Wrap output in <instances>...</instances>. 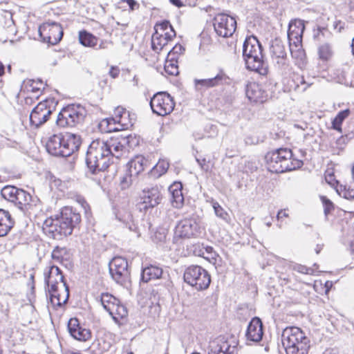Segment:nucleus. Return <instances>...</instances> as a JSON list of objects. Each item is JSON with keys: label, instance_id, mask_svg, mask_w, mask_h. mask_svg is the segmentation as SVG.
Segmentation results:
<instances>
[{"label": "nucleus", "instance_id": "1", "mask_svg": "<svg viewBox=\"0 0 354 354\" xmlns=\"http://www.w3.org/2000/svg\"><path fill=\"white\" fill-rule=\"evenodd\" d=\"M115 152L111 138L106 141L101 139L92 141L86 153V174H97L105 171L113 162V158H115Z\"/></svg>", "mask_w": 354, "mask_h": 354}, {"label": "nucleus", "instance_id": "2", "mask_svg": "<svg viewBox=\"0 0 354 354\" xmlns=\"http://www.w3.org/2000/svg\"><path fill=\"white\" fill-rule=\"evenodd\" d=\"M80 214L71 207H64L55 218L50 217L43 223V230L54 239H61L71 235L80 223Z\"/></svg>", "mask_w": 354, "mask_h": 354}, {"label": "nucleus", "instance_id": "3", "mask_svg": "<svg viewBox=\"0 0 354 354\" xmlns=\"http://www.w3.org/2000/svg\"><path fill=\"white\" fill-rule=\"evenodd\" d=\"M243 57L247 69L261 75L268 73V64L263 54V47L257 37H246L243 44Z\"/></svg>", "mask_w": 354, "mask_h": 354}, {"label": "nucleus", "instance_id": "4", "mask_svg": "<svg viewBox=\"0 0 354 354\" xmlns=\"http://www.w3.org/2000/svg\"><path fill=\"white\" fill-rule=\"evenodd\" d=\"M82 140L74 133H57L50 136L46 143L47 152L53 156L66 158L77 151Z\"/></svg>", "mask_w": 354, "mask_h": 354}, {"label": "nucleus", "instance_id": "5", "mask_svg": "<svg viewBox=\"0 0 354 354\" xmlns=\"http://www.w3.org/2000/svg\"><path fill=\"white\" fill-rule=\"evenodd\" d=\"M265 160L268 169L272 173H283L303 165L301 160L292 158V152L288 148H279L268 152Z\"/></svg>", "mask_w": 354, "mask_h": 354}, {"label": "nucleus", "instance_id": "6", "mask_svg": "<svg viewBox=\"0 0 354 354\" xmlns=\"http://www.w3.org/2000/svg\"><path fill=\"white\" fill-rule=\"evenodd\" d=\"M281 342L286 354H308L310 348V339L296 326L286 327L283 330Z\"/></svg>", "mask_w": 354, "mask_h": 354}, {"label": "nucleus", "instance_id": "7", "mask_svg": "<svg viewBox=\"0 0 354 354\" xmlns=\"http://www.w3.org/2000/svg\"><path fill=\"white\" fill-rule=\"evenodd\" d=\"M1 194L3 198L13 203L24 212L33 210L35 208V199L22 189L7 185L2 188Z\"/></svg>", "mask_w": 354, "mask_h": 354}, {"label": "nucleus", "instance_id": "8", "mask_svg": "<svg viewBox=\"0 0 354 354\" xmlns=\"http://www.w3.org/2000/svg\"><path fill=\"white\" fill-rule=\"evenodd\" d=\"M87 111L80 104L64 107L57 115L56 123L61 127H73L83 123Z\"/></svg>", "mask_w": 354, "mask_h": 354}, {"label": "nucleus", "instance_id": "9", "mask_svg": "<svg viewBox=\"0 0 354 354\" xmlns=\"http://www.w3.org/2000/svg\"><path fill=\"white\" fill-rule=\"evenodd\" d=\"M183 279L186 283L194 287L197 290L207 289L211 283V277L209 272L198 265H191L187 267L183 273Z\"/></svg>", "mask_w": 354, "mask_h": 354}, {"label": "nucleus", "instance_id": "10", "mask_svg": "<svg viewBox=\"0 0 354 354\" xmlns=\"http://www.w3.org/2000/svg\"><path fill=\"white\" fill-rule=\"evenodd\" d=\"M109 272L118 284L127 286L131 282L130 270L127 260L121 257H114L109 264Z\"/></svg>", "mask_w": 354, "mask_h": 354}, {"label": "nucleus", "instance_id": "11", "mask_svg": "<svg viewBox=\"0 0 354 354\" xmlns=\"http://www.w3.org/2000/svg\"><path fill=\"white\" fill-rule=\"evenodd\" d=\"M55 104L54 98L46 99L38 103L30 113V124L37 128L44 124L53 113Z\"/></svg>", "mask_w": 354, "mask_h": 354}, {"label": "nucleus", "instance_id": "12", "mask_svg": "<svg viewBox=\"0 0 354 354\" xmlns=\"http://www.w3.org/2000/svg\"><path fill=\"white\" fill-rule=\"evenodd\" d=\"M150 106L153 113L165 116L174 109L175 102L173 97L167 92H158L151 97Z\"/></svg>", "mask_w": 354, "mask_h": 354}, {"label": "nucleus", "instance_id": "13", "mask_svg": "<svg viewBox=\"0 0 354 354\" xmlns=\"http://www.w3.org/2000/svg\"><path fill=\"white\" fill-rule=\"evenodd\" d=\"M174 234L180 239L196 238L201 234V228L194 218H186L178 222Z\"/></svg>", "mask_w": 354, "mask_h": 354}, {"label": "nucleus", "instance_id": "14", "mask_svg": "<svg viewBox=\"0 0 354 354\" xmlns=\"http://www.w3.org/2000/svg\"><path fill=\"white\" fill-rule=\"evenodd\" d=\"M39 35L44 42L55 45L60 41L63 36L62 26L55 21H48L39 27Z\"/></svg>", "mask_w": 354, "mask_h": 354}, {"label": "nucleus", "instance_id": "15", "mask_svg": "<svg viewBox=\"0 0 354 354\" xmlns=\"http://www.w3.org/2000/svg\"><path fill=\"white\" fill-rule=\"evenodd\" d=\"M213 25L216 34L222 37L232 36L236 28V19L225 14L217 15L213 20Z\"/></svg>", "mask_w": 354, "mask_h": 354}, {"label": "nucleus", "instance_id": "16", "mask_svg": "<svg viewBox=\"0 0 354 354\" xmlns=\"http://www.w3.org/2000/svg\"><path fill=\"white\" fill-rule=\"evenodd\" d=\"M115 146V158H120L124 153L129 149H133L140 144V137L136 135H123L117 138H111Z\"/></svg>", "mask_w": 354, "mask_h": 354}, {"label": "nucleus", "instance_id": "17", "mask_svg": "<svg viewBox=\"0 0 354 354\" xmlns=\"http://www.w3.org/2000/svg\"><path fill=\"white\" fill-rule=\"evenodd\" d=\"M142 201L139 205L140 210L147 211L149 208H153L160 203L162 194L158 187H152L142 191L141 196Z\"/></svg>", "mask_w": 354, "mask_h": 354}, {"label": "nucleus", "instance_id": "18", "mask_svg": "<svg viewBox=\"0 0 354 354\" xmlns=\"http://www.w3.org/2000/svg\"><path fill=\"white\" fill-rule=\"evenodd\" d=\"M64 288V295H62L59 291L58 286L52 284L51 286L46 288V292L49 294V299L51 305L54 308L56 307H62L65 304L69 298V287L66 282L62 285Z\"/></svg>", "mask_w": 354, "mask_h": 354}, {"label": "nucleus", "instance_id": "19", "mask_svg": "<svg viewBox=\"0 0 354 354\" xmlns=\"http://www.w3.org/2000/svg\"><path fill=\"white\" fill-rule=\"evenodd\" d=\"M229 80L228 76L223 71H220L219 73L214 77L207 79H195L194 85L196 90H202L215 87L219 85H223L226 83Z\"/></svg>", "mask_w": 354, "mask_h": 354}, {"label": "nucleus", "instance_id": "20", "mask_svg": "<svg viewBox=\"0 0 354 354\" xmlns=\"http://www.w3.org/2000/svg\"><path fill=\"white\" fill-rule=\"evenodd\" d=\"M245 94L250 102L263 103L268 98V93L262 85L255 82H249L245 87Z\"/></svg>", "mask_w": 354, "mask_h": 354}, {"label": "nucleus", "instance_id": "21", "mask_svg": "<svg viewBox=\"0 0 354 354\" xmlns=\"http://www.w3.org/2000/svg\"><path fill=\"white\" fill-rule=\"evenodd\" d=\"M263 327L261 319L258 317H253L250 322L246 330L247 339L254 342L261 341L263 335Z\"/></svg>", "mask_w": 354, "mask_h": 354}, {"label": "nucleus", "instance_id": "22", "mask_svg": "<svg viewBox=\"0 0 354 354\" xmlns=\"http://www.w3.org/2000/svg\"><path fill=\"white\" fill-rule=\"evenodd\" d=\"M64 282H66L64 276L57 266H50L48 272L44 274V283L47 287L51 286L52 284L58 286L59 283H62V285Z\"/></svg>", "mask_w": 354, "mask_h": 354}, {"label": "nucleus", "instance_id": "23", "mask_svg": "<svg viewBox=\"0 0 354 354\" xmlns=\"http://www.w3.org/2000/svg\"><path fill=\"white\" fill-rule=\"evenodd\" d=\"M182 189L183 185L180 182H174L169 187L168 190L171 196V203L175 208H180L184 203Z\"/></svg>", "mask_w": 354, "mask_h": 354}, {"label": "nucleus", "instance_id": "24", "mask_svg": "<svg viewBox=\"0 0 354 354\" xmlns=\"http://www.w3.org/2000/svg\"><path fill=\"white\" fill-rule=\"evenodd\" d=\"M15 221L8 210L0 208V237L6 236L13 227Z\"/></svg>", "mask_w": 354, "mask_h": 354}, {"label": "nucleus", "instance_id": "25", "mask_svg": "<svg viewBox=\"0 0 354 354\" xmlns=\"http://www.w3.org/2000/svg\"><path fill=\"white\" fill-rule=\"evenodd\" d=\"M147 164V160L143 156H136L127 163V171L130 175L137 178L138 174L144 171Z\"/></svg>", "mask_w": 354, "mask_h": 354}, {"label": "nucleus", "instance_id": "26", "mask_svg": "<svg viewBox=\"0 0 354 354\" xmlns=\"http://www.w3.org/2000/svg\"><path fill=\"white\" fill-rule=\"evenodd\" d=\"M162 274V269L157 266L149 265L142 269L141 280L148 282L152 279H160Z\"/></svg>", "mask_w": 354, "mask_h": 354}, {"label": "nucleus", "instance_id": "27", "mask_svg": "<svg viewBox=\"0 0 354 354\" xmlns=\"http://www.w3.org/2000/svg\"><path fill=\"white\" fill-rule=\"evenodd\" d=\"M51 257L53 259L67 267L68 263L70 264L71 253V250L65 247L57 246L53 250Z\"/></svg>", "mask_w": 354, "mask_h": 354}, {"label": "nucleus", "instance_id": "28", "mask_svg": "<svg viewBox=\"0 0 354 354\" xmlns=\"http://www.w3.org/2000/svg\"><path fill=\"white\" fill-rule=\"evenodd\" d=\"M115 216L124 225V227L128 228L131 232H137L138 227L135 224L133 216L130 212L126 210L119 211L115 214Z\"/></svg>", "mask_w": 354, "mask_h": 354}, {"label": "nucleus", "instance_id": "29", "mask_svg": "<svg viewBox=\"0 0 354 354\" xmlns=\"http://www.w3.org/2000/svg\"><path fill=\"white\" fill-rule=\"evenodd\" d=\"M270 53L272 57L281 59V64H284V59L286 58V52L285 46L281 40L276 39L272 41L270 46ZM277 63L279 64L280 62L277 61Z\"/></svg>", "mask_w": 354, "mask_h": 354}, {"label": "nucleus", "instance_id": "30", "mask_svg": "<svg viewBox=\"0 0 354 354\" xmlns=\"http://www.w3.org/2000/svg\"><path fill=\"white\" fill-rule=\"evenodd\" d=\"M169 21L163 20L160 22H157L154 26V32L152 36H158V37H166L167 39H174L176 35V31L174 29L170 30V33L165 32V28H168L169 27Z\"/></svg>", "mask_w": 354, "mask_h": 354}, {"label": "nucleus", "instance_id": "31", "mask_svg": "<svg viewBox=\"0 0 354 354\" xmlns=\"http://www.w3.org/2000/svg\"><path fill=\"white\" fill-rule=\"evenodd\" d=\"M305 26L301 20L291 21L288 26V39H292L297 37L303 36Z\"/></svg>", "mask_w": 354, "mask_h": 354}, {"label": "nucleus", "instance_id": "32", "mask_svg": "<svg viewBox=\"0 0 354 354\" xmlns=\"http://www.w3.org/2000/svg\"><path fill=\"white\" fill-rule=\"evenodd\" d=\"M319 58L322 61L329 60L333 55V50L331 44L329 42L319 44L317 48Z\"/></svg>", "mask_w": 354, "mask_h": 354}, {"label": "nucleus", "instance_id": "33", "mask_svg": "<svg viewBox=\"0 0 354 354\" xmlns=\"http://www.w3.org/2000/svg\"><path fill=\"white\" fill-rule=\"evenodd\" d=\"M235 346H231L227 342H223L215 346H211L208 354H235Z\"/></svg>", "mask_w": 354, "mask_h": 354}, {"label": "nucleus", "instance_id": "34", "mask_svg": "<svg viewBox=\"0 0 354 354\" xmlns=\"http://www.w3.org/2000/svg\"><path fill=\"white\" fill-rule=\"evenodd\" d=\"M79 41L84 46L94 47L97 45V38L90 32L83 30L79 33Z\"/></svg>", "mask_w": 354, "mask_h": 354}, {"label": "nucleus", "instance_id": "35", "mask_svg": "<svg viewBox=\"0 0 354 354\" xmlns=\"http://www.w3.org/2000/svg\"><path fill=\"white\" fill-rule=\"evenodd\" d=\"M173 39H167L166 37H158V36H152L151 37V47L152 49L159 53L167 46L169 44V42L171 41Z\"/></svg>", "mask_w": 354, "mask_h": 354}, {"label": "nucleus", "instance_id": "36", "mask_svg": "<svg viewBox=\"0 0 354 354\" xmlns=\"http://www.w3.org/2000/svg\"><path fill=\"white\" fill-rule=\"evenodd\" d=\"M100 301L102 306H103L104 309L108 313H109L112 310V305H115V304L118 302V300L112 295L107 292H104L101 294L100 297Z\"/></svg>", "mask_w": 354, "mask_h": 354}, {"label": "nucleus", "instance_id": "37", "mask_svg": "<svg viewBox=\"0 0 354 354\" xmlns=\"http://www.w3.org/2000/svg\"><path fill=\"white\" fill-rule=\"evenodd\" d=\"M331 37L332 33L326 28L318 27V28L314 31L313 38L319 44L328 42L326 40L330 39Z\"/></svg>", "mask_w": 354, "mask_h": 354}, {"label": "nucleus", "instance_id": "38", "mask_svg": "<svg viewBox=\"0 0 354 354\" xmlns=\"http://www.w3.org/2000/svg\"><path fill=\"white\" fill-rule=\"evenodd\" d=\"M111 309V311L109 313L114 319L124 318L128 315L127 308L124 305L120 304L119 301L115 304V305H112Z\"/></svg>", "mask_w": 354, "mask_h": 354}, {"label": "nucleus", "instance_id": "39", "mask_svg": "<svg viewBox=\"0 0 354 354\" xmlns=\"http://www.w3.org/2000/svg\"><path fill=\"white\" fill-rule=\"evenodd\" d=\"M177 62V57L169 58L167 57L164 66L165 73L169 75H177L179 73Z\"/></svg>", "mask_w": 354, "mask_h": 354}, {"label": "nucleus", "instance_id": "40", "mask_svg": "<svg viewBox=\"0 0 354 354\" xmlns=\"http://www.w3.org/2000/svg\"><path fill=\"white\" fill-rule=\"evenodd\" d=\"M350 110L345 109L339 111L335 118L333 120L332 127L335 130L342 132V124L343 121L349 115Z\"/></svg>", "mask_w": 354, "mask_h": 354}, {"label": "nucleus", "instance_id": "41", "mask_svg": "<svg viewBox=\"0 0 354 354\" xmlns=\"http://www.w3.org/2000/svg\"><path fill=\"white\" fill-rule=\"evenodd\" d=\"M135 120V114H131L128 111L124 113L121 118H119L118 123L120 124L123 129H127L133 125Z\"/></svg>", "mask_w": 354, "mask_h": 354}, {"label": "nucleus", "instance_id": "42", "mask_svg": "<svg viewBox=\"0 0 354 354\" xmlns=\"http://www.w3.org/2000/svg\"><path fill=\"white\" fill-rule=\"evenodd\" d=\"M71 336L77 340L84 342L91 337V331L89 329L80 326Z\"/></svg>", "mask_w": 354, "mask_h": 354}, {"label": "nucleus", "instance_id": "43", "mask_svg": "<svg viewBox=\"0 0 354 354\" xmlns=\"http://www.w3.org/2000/svg\"><path fill=\"white\" fill-rule=\"evenodd\" d=\"M212 206L216 216L223 219L226 223L230 222V215L227 214L226 211L223 209V208L219 205L218 202H214Z\"/></svg>", "mask_w": 354, "mask_h": 354}, {"label": "nucleus", "instance_id": "44", "mask_svg": "<svg viewBox=\"0 0 354 354\" xmlns=\"http://www.w3.org/2000/svg\"><path fill=\"white\" fill-rule=\"evenodd\" d=\"M338 194L344 198L354 199V189L347 187L346 185H340L337 189Z\"/></svg>", "mask_w": 354, "mask_h": 354}, {"label": "nucleus", "instance_id": "45", "mask_svg": "<svg viewBox=\"0 0 354 354\" xmlns=\"http://www.w3.org/2000/svg\"><path fill=\"white\" fill-rule=\"evenodd\" d=\"M136 179V177H134L133 175H130V173L127 171L124 176L120 180L121 188L122 189L129 188Z\"/></svg>", "mask_w": 354, "mask_h": 354}, {"label": "nucleus", "instance_id": "46", "mask_svg": "<svg viewBox=\"0 0 354 354\" xmlns=\"http://www.w3.org/2000/svg\"><path fill=\"white\" fill-rule=\"evenodd\" d=\"M205 251H201V252L199 254V256H201L208 260L214 259L216 260L218 254L214 250V248L211 246H206L204 248Z\"/></svg>", "mask_w": 354, "mask_h": 354}, {"label": "nucleus", "instance_id": "47", "mask_svg": "<svg viewBox=\"0 0 354 354\" xmlns=\"http://www.w3.org/2000/svg\"><path fill=\"white\" fill-rule=\"evenodd\" d=\"M184 50H185V48L181 44H176L171 49H170L168 51L167 57H168V58L177 57V59H178V57L181 54H183Z\"/></svg>", "mask_w": 354, "mask_h": 354}, {"label": "nucleus", "instance_id": "48", "mask_svg": "<svg viewBox=\"0 0 354 354\" xmlns=\"http://www.w3.org/2000/svg\"><path fill=\"white\" fill-rule=\"evenodd\" d=\"M320 198L323 203L324 214L327 216L334 209V205L326 196H322Z\"/></svg>", "mask_w": 354, "mask_h": 354}, {"label": "nucleus", "instance_id": "49", "mask_svg": "<svg viewBox=\"0 0 354 354\" xmlns=\"http://www.w3.org/2000/svg\"><path fill=\"white\" fill-rule=\"evenodd\" d=\"M169 167V163L167 160H159V162L153 167L159 172V176H161L167 172Z\"/></svg>", "mask_w": 354, "mask_h": 354}, {"label": "nucleus", "instance_id": "50", "mask_svg": "<svg viewBox=\"0 0 354 354\" xmlns=\"http://www.w3.org/2000/svg\"><path fill=\"white\" fill-rule=\"evenodd\" d=\"M290 51L292 57L302 61L306 57V53L304 50L302 48V46L295 48H293V47L291 46Z\"/></svg>", "mask_w": 354, "mask_h": 354}, {"label": "nucleus", "instance_id": "51", "mask_svg": "<svg viewBox=\"0 0 354 354\" xmlns=\"http://www.w3.org/2000/svg\"><path fill=\"white\" fill-rule=\"evenodd\" d=\"M80 326L79 320L77 318L70 319L68 322V329L71 335H73V333H74V332Z\"/></svg>", "mask_w": 354, "mask_h": 354}, {"label": "nucleus", "instance_id": "52", "mask_svg": "<svg viewBox=\"0 0 354 354\" xmlns=\"http://www.w3.org/2000/svg\"><path fill=\"white\" fill-rule=\"evenodd\" d=\"M293 270L302 274H313L314 270L311 268H308L306 266L301 264H295L293 266Z\"/></svg>", "mask_w": 354, "mask_h": 354}, {"label": "nucleus", "instance_id": "53", "mask_svg": "<svg viewBox=\"0 0 354 354\" xmlns=\"http://www.w3.org/2000/svg\"><path fill=\"white\" fill-rule=\"evenodd\" d=\"M288 41H289L290 50L291 49V46L293 47V48H300L301 46H302V45H301L302 36L292 38V39H288Z\"/></svg>", "mask_w": 354, "mask_h": 354}, {"label": "nucleus", "instance_id": "54", "mask_svg": "<svg viewBox=\"0 0 354 354\" xmlns=\"http://www.w3.org/2000/svg\"><path fill=\"white\" fill-rule=\"evenodd\" d=\"M127 111H127L125 109L121 106H118L114 110V118H113V120L118 122L119 121V118H121L124 113Z\"/></svg>", "mask_w": 354, "mask_h": 354}, {"label": "nucleus", "instance_id": "55", "mask_svg": "<svg viewBox=\"0 0 354 354\" xmlns=\"http://www.w3.org/2000/svg\"><path fill=\"white\" fill-rule=\"evenodd\" d=\"M28 84L31 88V91L33 93H36L42 89L39 84H36V80H28Z\"/></svg>", "mask_w": 354, "mask_h": 354}, {"label": "nucleus", "instance_id": "56", "mask_svg": "<svg viewBox=\"0 0 354 354\" xmlns=\"http://www.w3.org/2000/svg\"><path fill=\"white\" fill-rule=\"evenodd\" d=\"M109 74L112 78H117L120 74L119 67L114 66H111L110 70L109 71Z\"/></svg>", "mask_w": 354, "mask_h": 354}, {"label": "nucleus", "instance_id": "57", "mask_svg": "<svg viewBox=\"0 0 354 354\" xmlns=\"http://www.w3.org/2000/svg\"><path fill=\"white\" fill-rule=\"evenodd\" d=\"M128 4L130 10H138L140 8L139 3L135 0H124Z\"/></svg>", "mask_w": 354, "mask_h": 354}, {"label": "nucleus", "instance_id": "58", "mask_svg": "<svg viewBox=\"0 0 354 354\" xmlns=\"http://www.w3.org/2000/svg\"><path fill=\"white\" fill-rule=\"evenodd\" d=\"M196 161L198 165L201 166V169L204 171H207L209 169V165L207 163L206 160L205 158L200 159L196 158Z\"/></svg>", "mask_w": 354, "mask_h": 354}, {"label": "nucleus", "instance_id": "59", "mask_svg": "<svg viewBox=\"0 0 354 354\" xmlns=\"http://www.w3.org/2000/svg\"><path fill=\"white\" fill-rule=\"evenodd\" d=\"M344 23H342L341 21H335L333 24L334 29L337 30V32H341L344 28Z\"/></svg>", "mask_w": 354, "mask_h": 354}, {"label": "nucleus", "instance_id": "60", "mask_svg": "<svg viewBox=\"0 0 354 354\" xmlns=\"http://www.w3.org/2000/svg\"><path fill=\"white\" fill-rule=\"evenodd\" d=\"M5 17L8 19V21L7 22L8 26H10L12 24H14V21L12 19V14L11 12H7L5 15Z\"/></svg>", "mask_w": 354, "mask_h": 354}, {"label": "nucleus", "instance_id": "61", "mask_svg": "<svg viewBox=\"0 0 354 354\" xmlns=\"http://www.w3.org/2000/svg\"><path fill=\"white\" fill-rule=\"evenodd\" d=\"M283 217H288V214L286 213L283 209H280L277 214V218L278 221Z\"/></svg>", "mask_w": 354, "mask_h": 354}, {"label": "nucleus", "instance_id": "62", "mask_svg": "<svg viewBox=\"0 0 354 354\" xmlns=\"http://www.w3.org/2000/svg\"><path fill=\"white\" fill-rule=\"evenodd\" d=\"M169 2L178 8L183 6V3L180 0H169Z\"/></svg>", "mask_w": 354, "mask_h": 354}, {"label": "nucleus", "instance_id": "63", "mask_svg": "<svg viewBox=\"0 0 354 354\" xmlns=\"http://www.w3.org/2000/svg\"><path fill=\"white\" fill-rule=\"evenodd\" d=\"M36 84H39V86H41L42 89H44L45 86H46V84H44L42 80L41 79L36 80Z\"/></svg>", "mask_w": 354, "mask_h": 354}, {"label": "nucleus", "instance_id": "64", "mask_svg": "<svg viewBox=\"0 0 354 354\" xmlns=\"http://www.w3.org/2000/svg\"><path fill=\"white\" fill-rule=\"evenodd\" d=\"M351 251L353 254H354V239L351 241L350 243Z\"/></svg>", "mask_w": 354, "mask_h": 354}]
</instances>
